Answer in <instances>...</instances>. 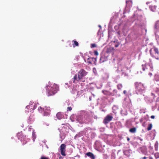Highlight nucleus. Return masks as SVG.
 <instances>
[{"instance_id": "obj_16", "label": "nucleus", "mask_w": 159, "mask_h": 159, "mask_svg": "<svg viewBox=\"0 0 159 159\" xmlns=\"http://www.w3.org/2000/svg\"><path fill=\"white\" fill-rule=\"evenodd\" d=\"M74 43L73 44V47H75V46H78L79 45V43L78 42H77L76 41H74Z\"/></svg>"}, {"instance_id": "obj_7", "label": "nucleus", "mask_w": 159, "mask_h": 159, "mask_svg": "<svg viewBox=\"0 0 159 159\" xmlns=\"http://www.w3.org/2000/svg\"><path fill=\"white\" fill-rule=\"evenodd\" d=\"M66 145L64 144L61 145L60 146V151L61 152V154L64 156L66 155L65 151H66Z\"/></svg>"}, {"instance_id": "obj_31", "label": "nucleus", "mask_w": 159, "mask_h": 159, "mask_svg": "<svg viewBox=\"0 0 159 159\" xmlns=\"http://www.w3.org/2000/svg\"><path fill=\"white\" fill-rule=\"evenodd\" d=\"M148 2H147L146 3V4H148Z\"/></svg>"}, {"instance_id": "obj_9", "label": "nucleus", "mask_w": 159, "mask_h": 159, "mask_svg": "<svg viewBox=\"0 0 159 159\" xmlns=\"http://www.w3.org/2000/svg\"><path fill=\"white\" fill-rule=\"evenodd\" d=\"M86 155L87 156L90 157L92 159H95V157L94 155L92 153L90 152H89L87 153Z\"/></svg>"}, {"instance_id": "obj_22", "label": "nucleus", "mask_w": 159, "mask_h": 159, "mask_svg": "<svg viewBox=\"0 0 159 159\" xmlns=\"http://www.w3.org/2000/svg\"><path fill=\"white\" fill-rule=\"evenodd\" d=\"M94 54L96 55H98V52L97 51H95L94 52Z\"/></svg>"}, {"instance_id": "obj_10", "label": "nucleus", "mask_w": 159, "mask_h": 159, "mask_svg": "<svg viewBox=\"0 0 159 159\" xmlns=\"http://www.w3.org/2000/svg\"><path fill=\"white\" fill-rule=\"evenodd\" d=\"M107 57H104L103 56H101L100 58V61L101 62H103L105 61H107Z\"/></svg>"}, {"instance_id": "obj_15", "label": "nucleus", "mask_w": 159, "mask_h": 159, "mask_svg": "<svg viewBox=\"0 0 159 159\" xmlns=\"http://www.w3.org/2000/svg\"><path fill=\"white\" fill-rule=\"evenodd\" d=\"M129 131L130 132L135 133L136 131V129L135 128H132L130 129Z\"/></svg>"}, {"instance_id": "obj_12", "label": "nucleus", "mask_w": 159, "mask_h": 159, "mask_svg": "<svg viewBox=\"0 0 159 159\" xmlns=\"http://www.w3.org/2000/svg\"><path fill=\"white\" fill-rule=\"evenodd\" d=\"M87 60H88L89 61H87V62H88L89 63H91V61L92 60H95V61L96 60V59L95 58H94L92 57H89L87 58Z\"/></svg>"}, {"instance_id": "obj_14", "label": "nucleus", "mask_w": 159, "mask_h": 159, "mask_svg": "<svg viewBox=\"0 0 159 159\" xmlns=\"http://www.w3.org/2000/svg\"><path fill=\"white\" fill-rule=\"evenodd\" d=\"M32 139L33 141L34 142V141L36 137V135L35 134V132H34V131H33V133H32Z\"/></svg>"}, {"instance_id": "obj_2", "label": "nucleus", "mask_w": 159, "mask_h": 159, "mask_svg": "<svg viewBox=\"0 0 159 159\" xmlns=\"http://www.w3.org/2000/svg\"><path fill=\"white\" fill-rule=\"evenodd\" d=\"M87 74V72L84 70L82 69L78 72V75H76L74 77V83H76L77 81L83 82V78Z\"/></svg>"}, {"instance_id": "obj_33", "label": "nucleus", "mask_w": 159, "mask_h": 159, "mask_svg": "<svg viewBox=\"0 0 159 159\" xmlns=\"http://www.w3.org/2000/svg\"><path fill=\"white\" fill-rule=\"evenodd\" d=\"M143 126H144V124H143Z\"/></svg>"}, {"instance_id": "obj_20", "label": "nucleus", "mask_w": 159, "mask_h": 159, "mask_svg": "<svg viewBox=\"0 0 159 159\" xmlns=\"http://www.w3.org/2000/svg\"><path fill=\"white\" fill-rule=\"evenodd\" d=\"M41 159H48V158L43 156H42L41 157Z\"/></svg>"}, {"instance_id": "obj_26", "label": "nucleus", "mask_w": 159, "mask_h": 159, "mask_svg": "<svg viewBox=\"0 0 159 159\" xmlns=\"http://www.w3.org/2000/svg\"><path fill=\"white\" fill-rule=\"evenodd\" d=\"M104 92H106V91H103H103H102V92H103V93H104Z\"/></svg>"}, {"instance_id": "obj_28", "label": "nucleus", "mask_w": 159, "mask_h": 159, "mask_svg": "<svg viewBox=\"0 0 159 159\" xmlns=\"http://www.w3.org/2000/svg\"><path fill=\"white\" fill-rule=\"evenodd\" d=\"M143 159H146V157H144L143 158Z\"/></svg>"}, {"instance_id": "obj_23", "label": "nucleus", "mask_w": 159, "mask_h": 159, "mask_svg": "<svg viewBox=\"0 0 159 159\" xmlns=\"http://www.w3.org/2000/svg\"><path fill=\"white\" fill-rule=\"evenodd\" d=\"M147 129L148 130H149V125H148V127H147Z\"/></svg>"}, {"instance_id": "obj_29", "label": "nucleus", "mask_w": 159, "mask_h": 159, "mask_svg": "<svg viewBox=\"0 0 159 159\" xmlns=\"http://www.w3.org/2000/svg\"><path fill=\"white\" fill-rule=\"evenodd\" d=\"M118 45H116L115 46V47H118Z\"/></svg>"}, {"instance_id": "obj_3", "label": "nucleus", "mask_w": 159, "mask_h": 159, "mask_svg": "<svg viewBox=\"0 0 159 159\" xmlns=\"http://www.w3.org/2000/svg\"><path fill=\"white\" fill-rule=\"evenodd\" d=\"M136 93L138 94H141L143 93L146 89V86L141 82H135L134 84Z\"/></svg>"}, {"instance_id": "obj_24", "label": "nucleus", "mask_w": 159, "mask_h": 159, "mask_svg": "<svg viewBox=\"0 0 159 159\" xmlns=\"http://www.w3.org/2000/svg\"><path fill=\"white\" fill-rule=\"evenodd\" d=\"M123 93L124 94H125L126 93V91L125 90H124L123 92Z\"/></svg>"}, {"instance_id": "obj_18", "label": "nucleus", "mask_w": 159, "mask_h": 159, "mask_svg": "<svg viewBox=\"0 0 159 159\" xmlns=\"http://www.w3.org/2000/svg\"><path fill=\"white\" fill-rule=\"evenodd\" d=\"M96 47V44L94 43L91 44V47L92 48Z\"/></svg>"}, {"instance_id": "obj_19", "label": "nucleus", "mask_w": 159, "mask_h": 159, "mask_svg": "<svg viewBox=\"0 0 159 159\" xmlns=\"http://www.w3.org/2000/svg\"><path fill=\"white\" fill-rule=\"evenodd\" d=\"M38 110L39 112H42V108L41 107H39L38 108Z\"/></svg>"}, {"instance_id": "obj_21", "label": "nucleus", "mask_w": 159, "mask_h": 159, "mask_svg": "<svg viewBox=\"0 0 159 159\" xmlns=\"http://www.w3.org/2000/svg\"><path fill=\"white\" fill-rule=\"evenodd\" d=\"M72 110V108L71 107H67V111H70Z\"/></svg>"}, {"instance_id": "obj_30", "label": "nucleus", "mask_w": 159, "mask_h": 159, "mask_svg": "<svg viewBox=\"0 0 159 159\" xmlns=\"http://www.w3.org/2000/svg\"><path fill=\"white\" fill-rule=\"evenodd\" d=\"M98 26H99L100 28H101V26L100 25H98Z\"/></svg>"}, {"instance_id": "obj_4", "label": "nucleus", "mask_w": 159, "mask_h": 159, "mask_svg": "<svg viewBox=\"0 0 159 159\" xmlns=\"http://www.w3.org/2000/svg\"><path fill=\"white\" fill-rule=\"evenodd\" d=\"M36 107V104L34 102H31L30 104L26 107L25 111L26 112H33V110Z\"/></svg>"}, {"instance_id": "obj_27", "label": "nucleus", "mask_w": 159, "mask_h": 159, "mask_svg": "<svg viewBox=\"0 0 159 159\" xmlns=\"http://www.w3.org/2000/svg\"><path fill=\"white\" fill-rule=\"evenodd\" d=\"M127 139L128 141H129V138H128Z\"/></svg>"}, {"instance_id": "obj_13", "label": "nucleus", "mask_w": 159, "mask_h": 159, "mask_svg": "<svg viewBox=\"0 0 159 159\" xmlns=\"http://www.w3.org/2000/svg\"><path fill=\"white\" fill-rule=\"evenodd\" d=\"M126 3L127 5H128L129 6H131L132 5V2L131 1L129 0L126 1Z\"/></svg>"}, {"instance_id": "obj_8", "label": "nucleus", "mask_w": 159, "mask_h": 159, "mask_svg": "<svg viewBox=\"0 0 159 159\" xmlns=\"http://www.w3.org/2000/svg\"><path fill=\"white\" fill-rule=\"evenodd\" d=\"M113 118V117L110 115H107L104 119V122L105 124L108 123L111 121Z\"/></svg>"}, {"instance_id": "obj_6", "label": "nucleus", "mask_w": 159, "mask_h": 159, "mask_svg": "<svg viewBox=\"0 0 159 159\" xmlns=\"http://www.w3.org/2000/svg\"><path fill=\"white\" fill-rule=\"evenodd\" d=\"M43 110L44 116H48L49 115L50 111L49 107H45Z\"/></svg>"}, {"instance_id": "obj_1", "label": "nucleus", "mask_w": 159, "mask_h": 159, "mask_svg": "<svg viewBox=\"0 0 159 159\" xmlns=\"http://www.w3.org/2000/svg\"><path fill=\"white\" fill-rule=\"evenodd\" d=\"M58 90V86L55 84H52L47 86L46 93L48 96L55 94Z\"/></svg>"}, {"instance_id": "obj_32", "label": "nucleus", "mask_w": 159, "mask_h": 159, "mask_svg": "<svg viewBox=\"0 0 159 159\" xmlns=\"http://www.w3.org/2000/svg\"><path fill=\"white\" fill-rule=\"evenodd\" d=\"M115 107H113V108H114Z\"/></svg>"}, {"instance_id": "obj_17", "label": "nucleus", "mask_w": 159, "mask_h": 159, "mask_svg": "<svg viewBox=\"0 0 159 159\" xmlns=\"http://www.w3.org/2000/svg\"><path fill=\"white\" fill-rule=\"evenodd\" d=\"M122 87V86L121 84H119L117 85V88L119 89H120Z\"/></svg>"}, {"instance_id": "obj_5", "label": "nucleus", "mask_w": 159, "mask_h": 159, "mask_svg": "<svg viewBox=\"0 0 159 159\" xmlns=\"http://www.w3.org/2000/svg\"><path fill=\"white\" fill-rule=\"evenodd\" d=\"M87 116H85L83 117L82 116H78L77 118V121L81 124L86 123L87 122Z\"/></svg>"}, {"instance_id": "obj_25", "label": "nucleus", "mask_w": 159, "mask_h": 159, "mask_svg": "<svg viewBox=\"0 0 159 159\" xmlns=\"http://www.w3.org/2000/svg\"><path fill=\"white\" fill-rule=\"evenodd\" d=\"M143 70H145V69L143 67Z\"/></svg>"}, {"instance_id": "obj_11", "label": "nucleus", "mask_w": 159, "mask_h": 159, "mask_svg": "<svg viewBox=\"0 0 159 159\" xmlns=\"http://www.w3.org/2000/svg\"><path fill=\"white\" fill-rule=\"evenodd\" d=\"M57 117L58 119H61L62 117V115L61 113H58L57 114Z\"/></svg>"}]
</instances>
